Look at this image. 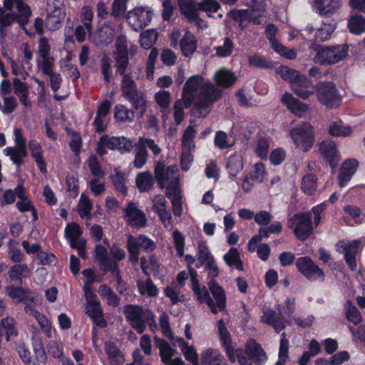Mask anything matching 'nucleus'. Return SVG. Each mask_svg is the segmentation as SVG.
<instances>
[{
	"label": "nucleus",
	"mask_w": 365,
	"mask_h": 365,
	"mask_svg": "<svg viewBox=\"0 0 365 365\" xmlns=\"http://www.w3.org/2000/svg\"><path fill=\"white\" fill-rule=\"evenodd\" d=\"M222 96V91L212 83L204 82L201 76L189 78L184 85L182 99L185 107L194 103L193 113L196 117L205 118L210 112L212 103Z\"/></svg>",
	"instance_id": "1"
},
{
	"label": "nucleus",
	"mask_w": 365,
	"mask_h": 365,
	"mask_svg": "<svg viewBox=\"0 0 365 365\" xmlns=\"http://www.w3.org/2000/svg\"><path fill=\"white\" fill-rule=\"evenodd\" d=\"M217 331L226 356L232 364H235L237 361L240 365H252L251 359L245 356L243 350L237 347V344L233 341L232 336L222 319L217 322Z\"/></svg>",
	"instance_id": "2"
},
{
	"label": "nucleus",
	"mask_w": 365,
	"mask_h": 365,
	"mask_svg": "<svg viewBox=\"0 0 365 365\" xmlns=\"http://www.w3.org/2000/svg\"><path fill=\"white\" fill-rule=\"evenodd\" d=\"M311 48L317 52L314 57L316 63L328 66L344 60L348 55L349 46L346 44L333 46H322L312 43Z\"/></svg>",
	"instance_id": "3"
},
{
	"label": "nucleus",
	"mask_w": 365,
	"mask_h": 365,
	"mask_svg": "<svg viewBox=\"0 0 365 365\" xmlns=\"http://www.w3.org/2000/svg\"><path fill=\"white\" fill-rule=\"evenodd\" d=\"M123 313L131 327L140 334L145 331L147 323L152 325L155 322L153 312L138 305L125 306Z\"/></svg>",
	"instance_id": "4"
},
{
	"label": "nucleus",
	"mask_w": 365,
	"mask_h": 365,
	"mask_svg": "<svg viewBox=\"0 0 365 365\" xmlns=\"http://www.w3.org/2000/svg\"><path fill=\"white\" fill-rule=\"evenodd\" d=\"M314 89L317 100L327 108H336L341 105V96L333 82H319L314 85Z\"/></svg>",
	"instance_id": "5"
},
{
	"label": "nucleus",
	"mask_w": 365,
	"mask_h": 365,
	"mask_svg": "<svg viewBox=\"0 0 365 365\" xmlns=\"http://www.w3.org/2000/svg\"><path fill=\"white\" fill-rule=\"evenodd\" d=\"M135 145L132 140L124 136L109 137L108 135H103L97 143L96 151L100 156L107 153L106 148L112 150H118L121 153H129Z\"/></svg>",
	"instance_id": "6"
},
{
	"label": "nucleus",
	"mask_w": 365,
	"mask_h": 365,
	"mask_svg": "<svg viewBox=\"0 0 365 365\" xmlns=\"http://www.w3.org/2000/svg\"><path fill=\"white\" fill-rule=\"evenodd\" d=\"M288 227L293 229L297 239L300 240L307 239L313 233L311 213L294 214L288 220Z\"/></svg>",
	"instance_id": "7"
},
{
	"label": "nucleus",
	"mask_w": 365,
	"mask_h": 365,
	"mask_svg": "<svg viewBox=\"0 0 365 365\" xmlns=\"http://www.w3.org/2000/svg\"><path fill=\"white\" fill-rule=\"evenodd\" d=\"M291 135L296 145L304 152H307L313 145V127L309 123H302L293 128Z\"/></svg>",
	"instance_id": "8"
},
{
	"label": "nucleus",
	"mask_w": 365,
	"mask_h": 365,
	"mask_svg": "<svg viewBox=\"0 0 365 365\" xmlns=\"http://www.w3.org/2000/svg\"><path fill=\"white\" fill-rule=\"evenodd\" d=\"M122 96L131 103L132 106L147 98L143 91L138 88V86L130 74L124 75L120 83Z\"/></svg>",
	"instance_id": "9"
},
{
	"label": "nucleus",
	"mask_w": 365,
	"mask_h": 365,
	"mask_svg": "<svg viewBox=\"0 0 365 365\" xmlns=\"http://www.w3.org/2000/svg\"><path fill=\"white\" fill-rule=\"evenodd\" d=\"M178 168L175 165H170L165 168L163 161H158L155 167L154 173L155 180L159 187L163 189L165 186V182L168 185L179 181V177L177 174Z\"/></svg>",
	"instance_id": "10"
},
{
	"label": "nucleus",
	"mask_w": 365,
	"mask_h": 365,
	"mask_svg": "<svg viewBox=\"0 0 365 365\" xmlns=\"http://www.w3.org/2000/svg\"><path fill=\"white\" fill-rule=\"evenodd\" d=\"M125 18L133 29L138 31L149 24L152 19V13L148 9L140 6L128 11Z\"/></svg>",
	"instance_id": "11"
},
{
	"label": "nucleus",
	"mask_w": 365,
	"mask_h": 365,
	"mask_svg": "<svg viewBox=\"0 0 365 365\" xmlns=\"http://www.w3.org/2000/svg\"><path fill=\"white\" fill-rule=\"evenodd\" d=\"M298 271L307 279L313 281L319 278L324 280V274L314 261L309 257H302L297 259L295 263Z\"/></svg>",
	"instance_id": "12"
},
{
	"label": "nucleus",
	"mask_w": 365,
	"mask_h": 365,
	"mask_svg": "<svg viewBox=\"0 0 365 365\" xmlns=\"http://www.w3.org/2000/svg\"><path fill=\"white\" fill-rule=\"evenodd\" d=\"M290 86L293 93L303 100H307L315 94L314 86L312 81L300 73L290 84Z\"/></svg>",
	"instance_id": "13"
},
{
	"label": "nucleus",
	"mask_w": 365,
	"mask_h": 365,
	"mask_svg": "<svg viewBox=\"0 0 365 365\" xmlns=\"http://www.w3.org/2000/svg\"><path fill=\"white\" fill-rule=\"evenodd\" d=\"M181 14L189 23L200 26L203 21L200 17V6L197 0H178Z\"/></svg>",
	"instance_id": "14"
},
{
	"label": "nucleus",
	"mask_w": 365,
	"mask_h": 365,
	"mask_svg": "<svg viewBox=\"0 0 365 365\" xmlns=\"http://www.w3.org/2000/svg\"><path fill=\"white\" fill-rule=\"evenodd\" d=\"M126 222L132 227H144L147 224L146 215L135 203L130 202L123 209Z\"/></svg>",
	"instance_id": "15"
},
{
	"label": "nucleus",
	"mask_w": 365,
	"mask_h": 365,
	"mask_svg": "<svg viewBox=\"0 0 365 365\" xmlns=\"http://www.w3.org/2000/svg\"><path fill=\"white\" fill-rule=\"evenodd\" d=\"M359 242L341 240L336 244V249L339 253L344 255L346 263L351 270L356 268V255L358 251Z\"/></svg>",
	"instance_id": "16"
},
{
	"label": "nucleus",
	"mask_w": 365,
	"mask_h": 365,
	"mask_svg": "<svg viewBox=\"0 0 365 365\" xmlns=\"http://www.w3.org/2000/svg\"><path fill=\"white\" fill-rule=\"evenodd\" d=\"M262 314L261 321L273 327L277 332H280L285 328L286 321L279 309L278 312H277L269 307H264Z\"/></svg>",
	"instance_id": "17"
},
{
	"label": "nucleus",
	"mask_w": 365,
	"mask_h": 365,
	"mask_svg": "<svg viewBox=\"0 0 365 365\" xmlns=\"http://www.w3.org/2000/svg\"><path fill=\"white\" fill-rule=\"evenodd\" d=\"M319 153L329 164L332 170L336 168L340 160V155L334 142L329 140L322 141L319 144Z\"/></svg>",
	"instance_id": "18"
},
{
	"label": "nucleus",
	"mask_w": 365,
	"mask_h": 365,
	"mask_svg": "<svg viewBox=\"0 0 365 365\" xmlns=\"http://www.w3.org/2000/svg\"><path fill=\"white\" fill-rule=\"evenodd\" d=\"M85 307L87 314L89 315L98 327L104 328L107 326V322L103 316L101 304L98 300L86 302Z\"/></svg>",
	"instance_id": "19"
},
{
	"label": "nucleus",
	"mask_w": 365,
	"mask_h": 365,
	"mask_svg": "<svg viewBox=\"0 0 365 365\" xmlns=\"http://www.w3.org/2000/svg\"><path fill=\"white\" fill-rule=\"evenodd\" d=\"M202 365H227L223 354L217 349L209 348L201 354Z\"/></svg>",
	"instance_id": "20"
},
{
	"label": "nucleus",
	"mask_w": 365,
	"mask_h": 365,
	"mask_svg": "<svg viewBox=\"0 0 365 365\" xmlns=\"http://www.w3.org/2000/svg\"><path fill=\"white\" fill-rule=\"evenodd\" d=\"M245 351L250 359L257 365L267 359V356L261 346L255 339H249L245 344Z\"/></svg>",
	"instance_id": "21"
},
{
	"label": "nucleus",
	"mask_w": 365,
	"mask_h": 365,
	"mask_svg": "<svg viewBox=\"0 0 365 365\" xmlns=\"http://www.w3.org/2000/svg\"><path fill=\"white\" fill-rule=\"evenodd\" d=\"M282 101L292 113L297 115H300L309 108L307 104L299 101L290 93H285L282 97Z\"/></svg>",
	"instance_id": "22"
},
{
	"label": "nucleus",
	"mask_w": 365,
	"mask_h": 365,
	"mask_svg": "<svg viewBox=\"0 0 365 365\" xmlns=\"http://www.w3.org/2000/svg\"><path fill=\"white\" fill-rule=\"evenodd\" d=\"M58 9H53L51 5H48L47 9V16L46 19V25L51 30H56L62 20L61 6L63 3L61 0H57Z\"/></svg>",
	"instance_id": "23"
},
{
	"label": "nucleus",
	"mask_w": 365,
	"mask_h": 365,
	"mask_svg": "<svg viewBox=\"0 0 365 365\" xmlns=\"http://www.w3.org/2000/svg\"><path fill=\"white\" fill-rule=\"evenodd\" d=\"M208 286L215 301V307L218 312L225 310L226 307V296L224 289L216 282L215 279H211Z\"/></svg>",
	"instance_id": "24"
},
{
	"label": "nucleus",
	"mask_w": 365,
	"mask_h": 365,
	"mask_svg": "<svg viewBox=\"0 0 365 365\" xmlns=\"http://www.w3.org/2000/svg\"><path fill=\"white\" fill-rule=\"evenodd\" d=\"M197 42L195 35L190 31H186L179 43L182 55L187 57L191 56L196 51Z\"/></svg>",
	"instance_id": "25"
},
{
	"label": "nucleus",
	"mask_w": 365,
	"mask_h": 365,
	"mask_svg": "<svg viewBox=\"0 0 365 365\" xmlns=\"http://www.w3.org/2000/svg\"><path fill=\"white\" fill-rule=\"evenodd\" d=\"M115 38V29L108 26H102L94 36V43L101 47L110 44Z\"/></svg>",
	"instance_id": "26"
},
{
	"label": "nucleus",
	"mask_w": 365,
	"mask_h": 365,
	"mask_svg": "<svg viewBox=\"0 0 365 365\" xmlns=\"http://www.w3.org/2000/svg\"><path fill=\"white\" fill-rule=\"evenodd\" d=\"M357 165L358 163L354 159L347 160L343 163L338 176L340 187H344L351 180L356 170Z\"/></svg>",
	"instance_id": "27"
},
{
	"label": "nucleus",
	"mask_w": 365,
	"mask_h": 365,
	"mask_svg": "<svg viewBox=\"0 0 365 365\" xmlns=\"http://www.w3.org/2000/svg\"><path fill=\"white\" fill-rule=\"evenodd\" d=\"M214 78L217 86L224 88L232 86L237 81L235 74L226 68H222L217 71Z\"/></svg>",
	"instance_id": "28"
},
{
	"label": "nucleus",
	"mask_w": 365,
	"mask_h": 365,
	"mask_svg": "<svg viewBox=\"0 0 365 365\" xmlns=\"http://www.w3.org/2000/svg\"><path fill=\"white\" fill-rule=\"evenodd\" d=\"M8 275L11 282L21 284L22 279L27 278L30 276V269L25 263L15 264L10 267L8 271Z\"/></svg>",
	"instance_id": "29"
},
{
	"label": "nucleus",
	"mask_w": 365,
	"mask_h": 365,
	"mask_svg": "<svg viewBox=\"0 0 365 365\" xmlns=\"http://www.w3.org/2000/svg\"><path fill=\"white\" fill-rule=\"evenodd\" d=\"M126 248L129 254V261L133 264H136L139 260L140 250H142V243L140 242L139 236L128 235Z\"/></svg>",
	"instance_id": "30"
},
{
	"label": "nucleus",
	"mask_w": 365,
	"mask_h": 365,
	"mask_svg": "<svg viewBox=\"0 0 365 365\" xmlns=\"http://www.w3.org/2000/svg\"><path fill=\"white\" fill-rule=\"evenodd\" d=\"M51 45L46 37H41L38 44V52L42 58L41 66L54 64L55 59L51 56Z\"/></svg>",
	"instance_id": "31"
},
{
	"label": "nucleus",
	"mask_w": 365,
	"mask_h": 365,
	"mask_svg": "<svg viewBox=\"0 0 365 365\" xmlns=\"http://www.w3.org/2000/svg\"><path fill=\"white\" fill-rule=\"evenodd\" d=\"M135 112L133 108H128L125 105L118 104L114 108V118L120 123H131L134 120Z\"/></svg>",
	"instance_id": "32"
},
{
	"label": "nucleus",
	"mask_w": 365,
	"mask_h": 365,
	"mask_svg": "<svg viewBox=\"0 0 365 365\" xmlns=\"http://www.w3.org/2000/svg\"><path fill=\"white\" fill-rule=\"evenodd\" d=\"M314 2L321 15L333 14L337 11L341 6L339 0H314Z\"/></svg>",
	"instance_id": "33"
},
{
	"label": "nucleus",
	"mask_w": 365,
	"mask_h": 365,
	"mask_svg": "<svg viewBox=\"0 0 365 365\" xmlns=\"http://www.w3.org/2000/svg\"><path fill=\"white\" fill-rule=\"evenodd\" d=\"M29 148L31 153V155L34 158L39 170L42 173H46V165L43 160L41 147L40 144L35 141L31 140L29 142Z\"/></svg>",
	"instance_id": "34"
},
{
	"label": "nucleus",
	"mask_w": 365,
	"mask_h": 365,
	"mask_svg": "<svg viewBox=\"0 0 365 365\" xmlns=\"http://www.w3.org/2000/svg\"><path fill=\"white\" fill-rule=\"evenodd\" d=\"M154 339L156 343V346L160 349L161 360L163 363L166 365L172 359V357L175 353V350H173L170 344L164 339H160L158 337H155Z\"/></svg>",
	"instance_id": "35"
},
{
	"label": "nucleus",
	"mask_w": 365,
	"mask_h": 365,
	"mask_svg": "<svg viewBox=\"0 0 365 365\" xmlns=\"http://www.w3.org/2000/svg\"><path fill=\"white\" fill-rule=\"evenodd\" d=\"M13 85L14 87V93L19 98L20 101L26 106H31V103L28 99V87L26 83H23L18 78L13 79Z\"/></svg>",
	"instance_id": "36"
},
{
	"label": "nucleus",
	"mask_w": 365,
	"mask_h": 365,
	"mask_svg": "<svg viewBox=\"0 0 365 365\" xmlns=\"http://www.w3.org/2000/svg\"><path fill=\"white\" fill-rule=\"evenodd\" d=\"M113 56L115 61L114 66L115 68L116 74L123 76V77L124 75H127L128 73H125V71L128 69L129 65L128 53L113 52Z\"/></svg>",
	"instance_id": "37"
},
{
	"label": "nucleus",
	"mask_w": 365,
	"mask_h": 365,
	"mask_svg": "<svg viewBox=\"0 0 365 365\" xmlns=\"http://www.w3.org/2000/svg\"><path fill=\"white\" fill-rule=\"evenodd\" d=\"M19 14H16L14 16L17 17V22L21 25H24L29 22V19L31 15V11L29 6L22 0H16V8Z\"/></svg>",
	"instance_id": "38"
},
{
	"label": "nucleus",
	"mask_w": 365,
	"mask_h": 365,
	"mask_svg": "<svg viewBox=\"0 0 365 365\" xmlns=\"http://www.w3.org/2000/svg\"><path fill=\"white\" fill-rule=\"evenodd\" d=\"M98 294L106 300L109 306L118 307L120 304V298L108 285H101L98 288Z\"/></svg>",
	"instance_id": "39"
},
{
	"label": "nucleus",
	"mask_w": 365,
	"mask_h": 365,
	"mask_svg": "<svg viewBox=\"0 0 365 365\" xmlns=\"http://www.w3.org/2000/svg\"><path fill=\"white\" fill-rule=\"evenodd\" d=\"M137 287L139 292L142 295L153 297L157 296L158 294V289L153 284L150 278H148L145 281L141 279L138 280Z\"/></svg>",
	"instance_id": "40"
},
{
	"label": "nucleus",
	"mask_w": 365,
	"mask_h": 365,
	"mask_svg": "<svg viewBox=\"0 0 365 365\" xmlns=\"http://www.w3.org/2000/svg\"><path fill=\"white\" fill-rule=\"evenodd\" d=\"M135 182L140 192H146L152 188L153 178L150 172H143L136 176Z\"/></svg>",
	"instance_id": "41"
},
{
	"label": "nucleus",
	"mask_w": 365,
	"mask_h": 365,
	"mask_svg": "<svg viewBox=\"0 0 365 365\" xmlns=\"http://www.w3.org/2000/svg\"><path fill=\"white\" fill-rule=\"evenodd\" d=\"M6 155L10 156L12 162L19 166L24 163L23 158L27 155L26 149L19 147H8L5 149Z\"/></svg>",
	"instance_id": "42"
},
{
	"label": "nucleus",
	"mask_w": 365,
	"mask_h": 365,
	"mask_svg": "<svg viewBox=\"0 0 365 365\" xmlns=\"http://www.w3.org/2000/svg\"><path fill=\"white\" fill-rule=\"evenodd\" d=\"M140 267L143 273L149 276L151 272H158L160 264L154 255L150 256L148 261L145 257L140 258Z\"/></svg>",
	"instance_id": "43"
},
{
	"label": "nucleus",
	"mask_w": 365,
	"mask_h": 365,
	"mask_svg": "<svg viewBox=\"0 0 365 365\" xmlns=\"http://www.w3.org/2000/svg\"><path fill=\"white\" fill-rule=\"evenodd\" d=\"M53 66L54 64L49 65L48 67L47 66H41V70L44 74L49 76L51 87L53 91L56 92L60 88L62 78L59 73L53 71Z\"/></svg>",
	"instance_id": "44"
},
{
	"label": "nucleus",
	"mask_w": 365,
	"mask_h": 365,
	"mask_svg": "<svg viewBox=\"0 0 365 365\" xmlns=\"http://www.w3.org/2000/svg\"><path fill=\"white\" fill-rule=\"evenodd\" d=\"M27 290L21 286L9 285L5 287V292L9 298L16 300L17 302H23L25 301Z\"/></svg>",
	"instance_id": "45"
},
{
	"label": "nucleus",
	"mask_w": 365,
	"mask_h": 365,
	"mask_svg": "<svg viewBox=\"0 0 365 365\" xmlns=\"http://www.w3.org/2000/svg\"><path fill=\"white\" fill-rule=\"evenodd\" d=\"M317 188V179L314 175L309 173L304 175L301 183V189L304 193L312 195Z\"/></svg>",
	"instance_id": "46"
},
{
	"label": "nucleus",
	"mask_w": 365,
	"mask_h": 365,
	"mask_svg": "<svg viewBox=\"0 0 365 365\" xmlns=\"http://www.w3.org/2000/svg\"><path fill=\"white\" fill-rule=\"evenodd\" d=\"M349 28L351 33L360 34L365 31V18L361 15H354L349 21Z\"/></svg>",
	"instance_id": "47"
},
{
	"label": "nucleus",
	"mask_w": 365,
	"mask_h": 365,
	"mask_svg": "<svg viewBox=\"0 0 365 365\" xmlns=\"http://www.w3.org/2000/svg\"><path fill=\"white\" fill-rule=\"evenodd\" d=\"M196 131L192 125H188L185 129L184 134L182 138V144L183 150L190 151L194 149L195 143L194 138L195 137Z\"/></svg>",
	"instance_id": "48"
},
{
	"label": "nucleus",
	"mask_w": 365,
	"mask_h": 365,
	"mask_svg": "<svg viewBox=\"0 0 365 365\" xmlns=\"http://www.w3.org/2000/svg\"><path fill=\"white\" fill-rule=\"evenodd\" d=\"M193 291L197 296V299L201 304L205 302L213 314L218 312L214 300L211 298L205 287L203 288V292L201 290L200 287L198 288V290L194 289Z\"/></svg>",
	"instance_id": "49"
},
{
	"label": "nucleus",
	"mask_w": 365,
	"mask_h": 365,
	"mask_svg": "<svg viewBox=\"0 0 365 365\" xmlns=\"http://www.w3.org/2000/svg\"><path fill=\"white\" fill-rule=\"evenodd\" d=\"M234 49V43L230 38H225L221 45L215 47L216 55L221 58L230 56Z\"/></svg>",
	"instance_id": "50"
},
{
	"label": "nucleus",
	"mask_w": 365,
	"mask_h": 365,
	"mask_svg": "<svg viewBox=\"0 0 365 365\" xmlns=\"http://www.w3.org/2000/svg\"><path fill=\"white\" fill-rule=\"evenodd\" d=\"M229 173L235 177L242 169V159L239 155H232L228 158L226 164Z\"/></svg>",
	"instance_id": "51"
},
{
	"label": "nucleus",
	"mask_w": 365,
	"mask_h": 365,
	"mask_svg": "<svg viewBox=\"0 0 365 365\" xmlns=\"http://www.w3.org/2000/svg\"><path fill=\"white\" fill-rule=\"evenodd\" d=\"M78 213L80 216L83 217H87L88 219L91 218V211L92 210V203L88 197L84 195L81 194L80 200L78 202Z\"/></svg>",
	"instance_id": "52"
},
{
	"label": "nucleus",
	"mask_w": 365,
	"mask_h": 365,
	"mask_svg": "<svg viewBox=\"0 0 365 365\" xmlns=\"http://www.w3.org/2000/svg\"><path fill=\"white\" fill-rule=\"evenodd\" d=\"M155 101L160 107V110L163 111L168 108L170 105V93L165 90L159 91L155 94Z\"/></svg>",
	"instance_id": "53"
},
{
	"label": "nucleus",
	"mask_w": 365,
	"mask_h": 365,
	"mask_svg": "<svg viewBox=\"0 0 365 365\" xmlns=\"http://www.w3.org/2000/svg\"><path fill=\"white\" fill-rule=\"evenodd\" d=\"M224 259L229 266L236 265L239 270L242 269V262L240 259V255L235 247H232L229 252L224 255Z\"/></svg>",
	"instance_id": "54"
},
{
	"label": "nucleus",
	"mask_w": 365,
	"mask_h": 365,
	"mask_svg": "<svg viewBox=\"0 0 365 365\" xmlns=\"http://www.w3.org/2000/svg\"><path fill=\"white\" fill-rule=\"evenodd\" d=\"M158 39V33L154 30H148L140 36V44L145 49L150 48Z\"/></svg>",
	"instance_id": "55"
},
{
	"label": "nucleus",
	"mask_w": 365,
	"mask_h": 365,
	"mask_svg": "<svg viewBox=\"0 0 365 365\" xmlns=\"http://www.w3.org/2000/svg\"><path fill=\"white\" fill-rule=\"evenodd\" d=\"M129 0H113L110 14L115 19H120L125 16L127 4Z\"/></svg>",
	"instance_id": "56"
},
{
	"label": "nucleus",
	"mask_w": 365,
	"mask_h": 365,
	"mask_svg": "<svg viewBox=\"0 0 365 365\" xmlns=\"http://www.w3.org/2000/svg\"><path fill=\"white\" fill-rule=\"evenodd\" d=\"M346 317L349 322L354 323V324L360 323L362 319L360 312L350 301L346 302Z\"/></svg>",
	"instance_id": "57"
},
{
	"label": "nucleus",
	"mask_w": 365,
	"mask_h": 365,
	"mask_svg": "<svg viewBox=\"0 0 365 365\" xmlns=\"http://www.w3.org/2000/svg\"><path fill=\"white\" fill-rule=\"evenodd\" d=\"M200 11H205L209 16L216 13L221 8L217 0H202L198 2Z\"/></svg>",
	"instance_id": "58"
},
{
	"label": "nucleus",
	"mask_w": 365,
	"mask_h": 365,
	"mask_svg": "<svg viewBox=\"0 0 365 365\" xmlns=\"http://www.w3.org/2000/svg\"><path fill=\"white\" fill-rule=\"evenodd\" d=\"M88 166L91 174L95 178H103L105 175L103 170L101 169V165L96 156L91 155L88 160Z\"/></svg>",
	"instance_id": "59"
},
{
	"label": "nucleus",
	"mask_w": 365,
	"mask_h": 365,
	"mask_svg": "<svg viewBox=\"0 0 365 365\" xmlns=\"http://www.w3.org/2000/svg\"><path fill=\"white\" fill-rule=\"evenodd\" d=\"M0 326L6 331L7 340L9 339L11 336H17L18 331L16 327V322L13 318L6 317L2 319L0 322Z\"/></svg>",
	"instance_id": "60"
},
{
	"label": "nucleus",
	"mask_w": 365,
	"mask_h": 365,
	"mask_svg": "<svg viewBox=\"0 0 365 365\" xmlns=\"http://www.w3.org/2000/svg\"><path fill=\"white\" fill-rule=\"evenodd\" d=\"M135 144V146L138 145L140 148H144V150L149 148L155 156L159 155L161 152L160 148L155 143L154 140L151 138L141 137L139 138L138 143Z\"/></svg>",
	"instance_id": "61"
},
{
	"label": "nucleus",
	"mask_w": 365,
	"mask_h": 365,
	"mask_svg": "<svg viewBox=\"0 0 365 365\" xmlns=\"http://www.w3.org/2000/svg\"><path fill=\"white\" fill-rule=\"evenodd\" d=\"M278 32V29L277 26L273 24H269L265 29V34L267 39L270 42L272 48H280L281 43L278 41V40L276 38V35Z\"/></svg>",
	"instance_id": "62"
},
{
	"label": "nucleus",
	"mask_w": 365,
	"mask_h": 365,
	"mask_svg": "<svg viewBox=\"0 0 365 365\" xmlns=\"http://www.w3.org/2000/svg\"><path fill=\"white\" fill-rule=\"evenodd\" d=\"M282 230V224L279 222H274L267 227H260L258 234L263 239L268 237L270 234H278Z\"/></svg>",
	"instance_id": "63"
},
{
	"label": "nucleus",
	"mask_w": 365,
	"mask_h": 365,
	"mask_svg": "<svg viewBox=\"0 0 365 365\" xmlns=\"http://www.w3.org/2000/svg\"><path fill=\"white\" fill-rule=\"evenodd\" d=\"M198 254L197 258L200 262H201V264H205L211 260H213L214 258L212 256L205 242H200L197 247Z\"/></svg>",
	"instance_id": "64"
}]
</instances>
